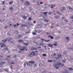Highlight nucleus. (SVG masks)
Segmentation results:
<instances>
[{
	"instance_id": "4",
	"label": "nucleus",
	"mask_w": 73,
	"mask_h": 73,
	"mask_svg": "<svg viewBox=\"0 0 73 73\" xmlns=\"http://www.w3.org/2000/svg\"><path fill=\"white\" fill-rule=\"evenodd\" d=\"M25 5H30V3H29V1H27L25 2Z\"/></svg>"
},
{
	"instance_id": "16",
	"label": "nucleus",
	"mask_w": 73,
	"mask_h": 73,
	"mask_svg": "<svg viewBox=\"0 0 73 73\" xmlns=\"http://www.w3.org/2000/svg\"><path fill=\"white\" fill-rule=\"evenodd\" d=\"M62 61L64 63H65V62H66V60H62Z\"/></svg>"
},
{
	"instance_id": "6",
	"label": "nucleus",
	"mask_w": 73,
	"mask_h": 73,
	"mask_svg": "<svg viewBox=\"0 0 73 73\" xmlns=\"http://www.w3.org/2000/svg\"><path fill=\"white\" fill-rule=\"evenodd\" d=\"M0 65L3 66V65H5V62H1V64Z\"/></svg>"
},
{
	"instance_id": "42",
	"label": "nucleus",
	"mask_w": 73,
	"mask_h": 73,
	"mask_svg": "<svg viewBox=\"0 0 73 73\" xmlns=\"http://www.w3.org/2000/svg\"><path fill=\"white\" fill-rule=\"evenodd\" d=\"M10 68H11V69H12V65H11V67Z\"/></svg>"
},
{
	"instance_id": "26",
	"label": "nucleus",
	"mask_w": 73,
	"mask_h": 73,
	"mask_svg": "<svg viewBox=\"0 0 73 73\" xmlns=\"http://www.w3.org/2000/svg\"><path fill=\"white\" fill-rule=\"evenodd\" d=\"M52 61H53L51 60H48V62H52Z\"/></svg>"
},
{
	"instance_id": "31",
	"label": "nucleus",
	"mask_w": 73,
	"mask_h": 73,
	"mask_svg": "<svg viewBox=\"0 0 73 73\" xmlns=\"http://www.w3.org/2000/svg\"><path fill=\"white\" fill-rule=\"evenodd\" d=\"M50 41V40H44V41H46V42H48V41Z\"/></svg>"
},
{
	"instance_id": "41",
	"label": "nucleus",
	"mask_w": 73,
	"mask_h": 73,
	"mask_svg": "<svg viewBox=\"0 0 73 73\" xmlns=\"http://www.w3.org/2000/svg\"><path fill=\"white\" fill-rule=\"evenodd\" d=\"M11 56L10 55H9L7 56V58H9V57H10Z\"/></svg>"
},
{
	"instance_id": "5",
	"label": "nucleus",
	"mask_w": 73,
	"mask_h": 73,
	"mask_svg": "<svg viewBox=\"0 0 73 73\" xmlns=\"http://www.w3.org/2000/svg\"><path fill=\"white\" fill-rule=\"evenodd\" d=\"M0 44L1 45H2L1 46V48H3V46H4V47L6 46V45H5V44L0 43Z\"/></svg>"
},
{
	"instance_id": "12",
	"label": "nucleus",
	"mask_w": 73,
	"mask_h": 73,
	"mask_svg": "<svg viewBox=\"0 0 73 73\" xmlns=\"http://www.w3.org/2000/svg\"><path fill=\"white\" fill-rule=\"evenodd\" d=\"M23 18L24 19H27V16H24L23 17Z\"/></svg>"
},
{
	"instance_id": "47",
	"label": "nucleus",
	"mask_w": 73,
	"mask_h": 73,
	"mask_svg": "<svg viewBox=\"0 0 73 73\" xmlns=\"http://www.w3.org/2000/svg\"><path fill=\"white\" fill-rule=\"evenodd\" d=\"M29 33V32H25V33Z\"/></svg>"
},
{
	"instance_id": "58",
	"label": "nucleus",
	"mask_w": 73,
	"mask_h": 73,
	"mask_svg": "<svg viewBox=\"0 0 73 73\" xmlns=\"http://www.w3.org/2000/svg\"><path fill=\"white\" fill-rule=\"evenodd\" d=\"M14 57H16V55H15Z\"/></svg>"
},
{
	"instance_id": "11",
	"label": "nucleus",
	"mask_w": 73,
	"mask_h": 73,
	"mask_svg": "<svg viewBox=\"0 0 73 73\" xmlns=\"http://www.w3.org/2000/svg\"><path fill=\"white\" fill-rule=\"evenodd\" d=\"M68 8L70 10H72V11H73V8H71L69 6H68Z\"/></svg>"
},
{
	"instance_id": "10",
	"label": "nucleus",
	"mask_w": 73,
	"mask_h": 73,
	"mask_svg": "<svg viewBox=\"0 0 73 73\" xmlns=\"http://www.w3.org/2000/svg\"><path fill=\"white\" fill-rule=\"evenodd\" d=\"M12 40V38H10L8 39V41H9L11 42V43H13V41H11Z\"/></svg>"
},
{
	"instance_id": "28",
	"label": "nucleus",
	"mask_w": 73,
	"mask_h": 73,
	"mask_svg": "<svg viewBox=\"0 0 73 73\" xmlns=\"http://www.w3.org/2000/svg\"><path fill=\"white\" fill-rule=\"evenodd\" d=\"M70 18L71 19H73V16H71Z\"/></svg>"
},
{
	"instance_id": "36",
	"label": "nucleus",
	"mask_w": 73,
	"mask_h": 73,
	"mask_svg": "<svg viewBox=\"0 0 73 73\" xmlns=\"http://www.w3.org/2000/svg\"><path fill=\"white\" fill-rule=\"evenodd\" d=\"M15 62H12V63L11 64V65L12 64H15Z\"/></svg>"
},
{
	"instance_id": "21",
	"label": "nucleus",
	"mask_w": 73,
	"mask_h": 73,
	"mask_svg": "<svg viewBox=\"0 0 73 73\" xmlns=\"http://www.w3.org/2000/svg\"><path fill=\"white\" fill-rule=\"evenodd\" d=\"M53 7H56V5H52V6L51 7V8H52Z\"/></svg>"
},
{
	"instance_id": "19",
	"label": "nucleus",
	"mask_w": 73,
	"mask_h": 73,
	"mask_svg": "<svg viewBox=\"0 0 73 73\" xmlns=\"http://www.w3.org/2000/svg\"><path fill=\"white\" fill-rule=\"evenodd\" d=\"M37 49V48H35L34 47H32L31 48V49L32 50H34V49Z\"/></svg>"
},
{
	"instance_id": "8",
	"label": "nucleus",
	"mask_w": 73,
	"mask_h": 73,
	"mask_svg": "<svg viewBox=\"0 0 73 73\" xmlns=\"http://www.w3.org/2000/svg\"><path fill=\"white\" fill-rule=\"evenodd\" d=\"M29 63H31L32 64H35V61H30L29 62Z\"/></svg>"
},
{
	"instance_id": "18",
	"label": "nucleus",
	"mask_w": 73,
	"mask_h": 73,
	"mask_svg": "<svg viewBox=\"0 0 73 73\" xmlns=\"http://www.w3.org/2000/svg\"><path fill=\"white\" fill-rule=\"evenodd\" d=\"M7 39H5L4 40V41L3 40H2V41L3 42H5V41H7Z\"/></svg>"
},
{
	"instance_id": "23",
	"label": "nucleus",
	"mask_w": 73,
	"mask_h": 73,
	"mask_svg": "<svg viewBox=\"0 0 73 73\" xmlns=\"http://www.w3.org/2000/svg\"><path fill=\"white\" fill-rule=\"evenodd\" d=\"M48 46L49 47H50V46L51 45V44H48Z\"/></svg>"
},
{
	"instance_id": "24",
	"label": "nucleus",
	"mask_w": 73,
	"mask_h": 73,
	"mask_svg": "<svg viewBox=\"0 0 73 73\" xmlns=\"http://www.w3.org/2000/svg\"><path fill=\"white\" fill-rule=\"evenodd\" d=\"M47 13H48V12H45L43 13V14H44V15H46V14H47Z\"/></svg>"
},
{
	"instance_id": "53",
	"label": "nucleus",
	"mask_w": 73,
	"mask_h": 73,
	"mask_svg": "<svg viewBox=\"0 0 73 73\" xmlns=\"http://www.w3.org/2000/svg\"><path fill=\"white\" fill-rule=\"evenodd\" d=\"M24 66H26V64H24Z\"/></svg>"
},
{
	"instance_id": "2",
	"label": "nucleus",
	"mask_w": 73,
	"mask_h": 73,
	"mask_svg": "<svg viewBox=\"0 0 73 73\" xmlns=\"http://www.w3.org/2000/svg\"><path fill=\"white\" fill-rule=\"evenodd\" d=\"M62 64L61 63V62H59L58 64H56L55 65V67L56 69H58V68H59V66H60V65H61Z\"/></svg>"
},
{
	"instance_id": "37",
	"label": "nucleus",
	"mask_w": 73,
	"mask_h": 73,
	"mask_svg": "<svg viewBox=\"0 0 73 73\" xmlns=\"http://www.w3.org/2000/svg\"><path fill=\"white\" fill-rule=\"evenodd\" d=\"M43 56H46V54H43Z\"/></svg>"
},
{
	"instance_id": "33",
	"label": "nucleus",
	"mask_w": 73,
	"mask_h": 73,
	"mask_svg": "<svg viewBox=\"0 0 73 73\" xmlns=\"http://www.w3.org/2000/svg\"><path fill=\"white\" fill-rule=\"evenodd\" d=\"M33 34L35 35V34H36V32H34V33H33Z\"/></svg>"
},
{
	"instance_id": "63",
	"label": "nucleus",
	"mask_w": 73,
	"mask_h": 73,
	"mask_svg": "<svg viewBox=\"0 0 73 73\" xmlns=\"http://www.w3.org/2000/svg\"><path fill=\"white\" fill-rule=\"evenodd\" d=\"M7 28V26H5V28Z\"/></svg>"
},
{
	"instance_id": "35",
	"label": "nucleus",
	"mask_w": 73,
	"mask_h": 73,
	"mask_svg": "<svg viewBox=\"0 0 73 73\" xmlns=\"http://www.w3.org/2000/svg\"><path fill=\"white\" fill-rule=\"evenodd\" d=\"M50 38L51 39H53V36H51L50 37Z\"/></svg>"
},
{
	"instance_id": "56",
	"label": "nucleus",
	"mask_w": 73,
	"mask_h": 73,
	"mask_svg": "<svg viewBox=\"0 0 73 73\" xmlns=\"http://www.w3.org/2000/svg\"><path fill=\"white\" fill-rule=\"evenodd\" d=\"M64 65V64H63L62 65V66H63Z\"/></svg>"
},
{
	"instance_id": "17",
	"label": "nucleus",
	"mask_w": 73,
	"mask_h": 73,
	"mask_svg": "<svg viewBox=\"0 0 73 73\" xmlns=\"http://www.w3.org/2000/svg\"><path fill=\"white\" fill-rule=\"evenodd\" d=\"M68 69H69V70H73V68H68Z\"/></svg>"
},
{
	"instance_id": "64",
	"label": "nucleus",
	"mask_w": 73,
	"mask_h": 73,
	"mask_svg": "<svg viewBox=\"0 0 73 73\" xmlns=\"http://www.w3.org/2000/svg\"><path fill=\"white\" fill-rule=\"evenodd\" d=\"M64 17H63L62 18V19H64Z\"/></svg>"
},
{
	"instance_id": "32",
	"label": "nucleus",
	"mask_w": 73,
	"mask_h": 73,
	"mask_svg": "<svg viewBox=\"0 0 73 73\" xmlns=\"http://www.w3.org/2000/svg\"><path fill=\"white\" fill-rule=\"evenodd\" d=\"M23 44H24V45H28V43H23Z\"/></svg>"
},
{
	"instance_id": "50",
	"label": "nucleus",
	"mask_w": 73,
	"mask_h": 73,
	"mask_svg": "<svg viewBox=\"0 0 73 73\" xmlns=\"http://www.w3.org/2000/svg\"><path fill=\"white\" fill-rule=\"evenodd\" d=\"M41 46H40L39 47H37V48H41Z\"/></svg>"
},
{
	"instance_id": "57",
	"label": "nucleus",
	"mask_w": 73,
	"mask_h": 73,
	"mask_svg": "<svg viewBox=\"0 0 73 73\" xmlns=\"http://www.w3.org/2000/svg\"><path fill=\"white\" fill-rule=\"evenodd\" d=\"M57 13H58V14L60 13H59V12H57Z\"/></svg>"
},
{
	"instance_id": "43",
	"label": "nucleus",
	"mask_w": 73,
	"mask_h": 73,
	"mask_svg": "<svg viewBox=\"0 0 73 73\" xmlns=\"http://www.w3.org/2000/svg\"><path fill=\"white\" fill-rule=\"evenodd\" d=\"M7 34L8 35H10V33H8Z\"/></svg>"
},
{
	"instance_id": "20",
	"label": "nucleus",
	"mask_w": 73,
	"mask_h": 73,
	"mask_svg": "<svg viewBox=\"0 0 73 73\" xmlns=\"http://www.w3.org/2000/svg\"><path fill=\"white\" fill-rule=\"evenodd\" d=\"M48 15H51V14H52V12H48Z\"/></svg>"
},
{
	"instance_id": "54",
	"label": "nucleus",
	"mask_w": 73,
	"mask_h": 73,
	"mask_svg": "<svg viewBox=\"0 0 73 73\" xmlns=\"http://www.w3.org/2000/svg\"><path fill=\"white\" fill-rule=\"evenodd\" d=\"M64 21H66V22H67V21H68V20H64Z\"/></svg>"
},
{
	"instance_id": "51",
	"label": "nucleus",
	"mask_w": 73,
	"mask_h": 73,
	"mask_svg": "<svg viewBox=\"0 0 73 73\" xmlns=\"http://www.w3.org/2000/svg\"><path fill=\"white\" fill-rule=\"evenodd\" d=\"M41 40H42V41H44V39H41Z\"/></svg>"
},
{
	"instance_id": "59",
	"label": "nucleus",
	"mask_w": 73,
	"mask_h": 73,
	"mask_svg": "<svg viewBox=\"0 0 73 73\" xmlns=\"http://www.w3.org/2000/svg\"><path fill=\"white\" fill-rule=\"evenodd\" d=\"M12 2H10L9 3V4H12Z\"/></svg>"
},
{
	"instance_id": "25",
	"label": "nucleus",
	"mask_w": 73,
	"mask_h": 73,
	"mask_svg": "<svg viewBox=\"0 0 73 73\" xmlns=\"http://www.w3.org/2000/svg\"><path fill=\"white\" fill-rule=\"evenodd\" d=\"M28 19L29 20H32V19H31V17H30Z\"/></svg>"
},
{
	"instance_id": "49",
	"label": "nucleus",
	"mask_w": 73,
	"mask_h": 73,
	"mask_svg": "<svg viewBox=\"0 0 73 73\" xmlns=\"http://www.w3.org/2000/svg\"><path fill=\"white\" fill-rule=\"evenodd\" d=\"M34 23H36V22L35 21H34Z\"/></svg>"
},
{
	"instance_id": "22",
	"label": "nucleus",
	"mask_w": 73,
	"mask_h": 73,
	"mask_svg": "<svg viewBox=\"0 0 73 73\" xmlns=\"http://www.w3.org/2000/svg\"><path fill=\"white\" fill-rule=\"evenodd\" d=\"M62 10H65V7H62Z\"/></svg>"
},
{
	"instance_id": "38",
	"label": "nucleus",
	"mask_w": 73,
	"mask_h": 73,
	"mask_svg": "<svg viewBox=\"0 0 73 73\" xmlns=\"http://www.w3.org/2000/svg\"><path fill=\"white\" fill-rule=\"evenodd\" d=\"M53 44L52 45H50V46L51 47H52V48H53Z\"/></svg>"
},
{
	"instance_id": "52",
	"label": "nucleus",
	"mask_w": 73,
	"mask_h": 73,
	"mask_svg": "<svg viewBox=\"0 0 73 73\" xmlns=\"http://www.w3.org/2000/svg\"><path fill=\"white\" fill-rule=\"evenodd\" d=\"M27 65H30V64H28V63H27Z\"/></svg>"
},
{
	"instance_id": "13",
	"label": "nucleus",
	"mask_w": 73,
	"mask_h": 73,
	"mask_svg": "<svg viewBox=\"0 0 73 73\" xmlns=\"http://www.w3.org/2000/svg\"><path fill=\"white\" fill-rule=\"evenodd\" d=\"M3 58V56H0V59H1V60H4V59H1V58Z\"/></svg>"
},
{
	"instance_id": "14",
	"label": "nucleus",
	"mask_w": 73,
	"mask_h": 73,
	"mask_svg": "<svg viewBox=\"0 0 73 73\" xmlns=\"http://www.w3.org/2000/svg\"><path fill=\"white\" fill-rule=\"evenodd\" d=\"M44 21H45L46 23H47L49 21V20L48 19H45L44 20Z\"/></svg>"
},
{
	"instance_id": "29",
	"label": "nucleus",
	"mask_w": 73,
	"mask_h": 73,
	"mask_svg": "<svg viewBox=\"0 0 73 73\" xmlns=\"http://www.w3.org/2000/svg\"><path fill=\"white\" fill-rule=\"evenodd\" d=\"M59 17V16H56V17H55L56 19H58V18Z\"/></svg>"
},
{
	"instance_id": "27",
	"label": "nucleus",
	"mask_w": 73,
	"mask_h": 73,
	"mask_svg": "<svg viewBox=\"0 0 73 73\" xmlns=\"http://www.w3.org/2000/svg\"><path fill=\"white\" fill-rule=\"evenodd\" d=\"M52 45H55V46H57V44H53Z\"/></svg>"
},
{
	"instance_id": "46",
	"label": "nucleus",
	"mask_w": 73,
	"mask_h": 73,
	"mask_svg": "<svg viewBox=\"0 0 73 73\" xmlns=\"http://www.w3.org/2000/svg\"><path fill=\"white\" fill-rule=\"evenodd\" d=\"M46 33V34H47V35H49V34H50V33Z\"/></svg>"
},
{
	"instance_id": "60",
	"label": "nucleus",
	"mask_w": 73,
	"mask_h": 73,
	"mask_svg": "<svg viewBox=\"0 0 73 73\" xmlns=\"http://www.w3.org/2000/svg\"><path fill=\"white\" fill-rule=\"evenodd\" d=\"M40 4H42V2H40Z\"/></svg>"
},
{
	"instance_id": "30",
	"label": "nucleus",
	"mask_w": 73,
	"mask_h": 73,
	"mask_svg": "<svg viewBox=\"0 0 73 73\" xmlns=\"http://www.w3.org/2000/svg\"><path fill=\"white\" fill-rule=\"evenodd\" d=\"M10 9L11 11V10H13V9H12V7H11L10 8Z\"/></svg>"
},
{
	"instance_id": "34",
	"label": "nucleus",
	"mask_w": 73,
	"mask_h": 73,
	"mask_svg": "<svg viewBox=\"0 0 73 73\" xmlns=\"http://www.w3.org/2000/svg\"><path fill=\"white\" fill-rule=\"evenodd\" d=\"M66 40H69V38L68 37H66Z\"/></svg>"
},
{
	"instance_id": "44",
	"label": "nucleus",
	"mask_w": 73,
	"mask_h": 73,
	"mask_svg": "<svg viewBox=\"0 0 73 73\" xmlns=\"http://www.w3.org/2000/svg\"><path fill=\"white\" fill-rule=\"evenodd\" d=\"M5 4V2H4V1H3V4Z\"/></svg>"
},
{
	"instance_id": "9",
	"label": "nucleus",
	"mask_w": 73,
	"mask_h": 73,
	"mask_svg": "<svg viewBox=\"0 0 73 73\" xmlns=\"http://www.w3.org/2000/svg\"><path fill=\"white\" fill-rule=\"evenodd\" d=\"M18 42H22V43H23V42H24V40L21 39H20L19 40H18Z\"/></svg>"
},
{
	"instance_id": "61",
	"label": "nucleus",
	"mask_w": 73,
	"mask_h": 73,
	"mask_svg": "<svg viewBox=\"0 0 73 73\" xmlns=\"http://www.w3.org/2000/svg\"><path fill=\"white\" fill-rule=\"evenodd\" d=\"M21 51H19V53H21Z\"/></svg>"
},
{
	"instance_id": "40",
	"label": "nucleus",
	"mask_w": 73,
	"mask_h": 73,
	"mask_svg": "<svg viewBox=\"0 0 73 73\" xmlns=\"http://www.w3.org/2000/svg\"><path fill=\"white\" fill-rule=\"evenodd\" d=\"M17 26H19V25H20V24H19L18 23H17Z\"/></svg>"
},
{
	"instance_id": "55",
	"label": "nucleus",
	"mask_w": 73,
	"mask_h": 73,
	"mask_svg": "<svg viewBox=\"0 0 73 73\" xmlns=\"http://www.w3.org/2000/svg\"><path fill=\"white\" fill-rule=\"evenodd\" d=\"M41 31H38V33H40V32H41Z\"/></svg>"
},
{
	"instance_id": "7",
	"label": "nucleus",
	"mask_w": 73,
	"mask_h": 73,
	"mask_svg": "<svg viewBox=\"0 0 73 73\" xmlns=\"http://www.w3.org/2000/svg\"><path fill=\"white\" fill-rule=\"evenodd\" d=\"M58 59H60V58H61V55L60 54H58L57 55Z\"/></svg>"
},
{
	"instance_id": "48",
	"label": "nucleus",
	"mask_w": 73,
	"mask_h": 73,
	"mask_svg": "<svg viewBox=\"0 0 73 73\" xmlns=\"http://www.w3.org/2000/svg\"><path fill=\"white\" fill-rule=\"evenodd\" d=\"M13 26L14 27H16L17 25H13Z\"/></svg>"
},
{
	"instance_id": "15",
	"label": "nucleus",
	"mask_w": 73,
	"mask_h": 73,
	"mask_svg": "<svg viewBox=\"0 0 73 73\" xmlns=\"http://www.w3.org/2000/svg\"><path fill=\"white\" fill-rule=\"evenodd\" d=\"M4 49L5 50H8V48H4Z\"/></svg>"
},
{
	"instance_id": "3",
	"label": "nucleus",
	"mask_w": 73,
	"mask_h": 73,
	"mask_svg": "<svg viewBox=\"0 0 73 73\" xmlns=\"http://www.w3.org/2000/svg\"><path fill=\"white\" fill-rule=\"evenodd\" d=\"M36 55V54L35 53V52L33 51L32 52H31L30 53V54L29 55V56L30 57H32L33 56H35Z\"/></svg>"
},
{
	"instance_id": "1",
	"label": "nucleus",
	"mask_w": 73,
	"mask_h": 73,
	"mask_svg": "<svg viewBox=\"0 0 73 73\" xmlns=\"http://www.w3.org/2000/svg\"><path fill=\"white\" fill-rule=\"evenodd\" d=\"M18 48H19L20 49V50H24V49H25L26 47L24 46H21L20 45H18L17 46Z\"/></svg>"
},
{
	"instance_id": "62",
	"label": "nucleus",
	"mask_w": 73,
	"mask_h": 73,
	"mask_svg": "<svg viewBox=\"0 0 73 73\" xmlns=\"http://www.w3.org/2000/svg\"><path fill=\"white\" fill-rule=\"evenodd\" d=\"M38 5H40V4L39 3H38Z\"/></svg>"
},
{
	"instance_id": "39",
	"label": "nucleus",
	"mask_w": 73,
	"mask_h": 73,
	"mask_svg": "<svg viewBox=\"0 0 73 73\" xmlns=\"http://www.w3.org/2000/svg\"><path fill=\"white\" fill-rule=\"evenodd\" d=\"M51 36H50V35H49L48 36V38H50Z\"/></svg>"
},
{
	"instance_id": "45",
	"label": "nucleus",
	"mask_w": 73,
	"mask_h": 73,
	"mask_svg": "<svg viewBox=\"0 0 73 73\" xmlns=\"http://www.w3.org/2000/svg\"><path fill=\"white\" fill-rule=\"evenodd\" d=\"M21 35H19L18 36L19 37H21Z\"/></svg>"
}]
</instances>
